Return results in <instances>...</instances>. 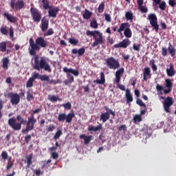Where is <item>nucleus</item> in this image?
<instances>
[{
    "label": "nucleus",
    "mask_w": 176,
    "mask_h": 176,
    "mask_svg": "<svg viewBox=\"0 0 176 176\" xmlns=\"http://www.w3.org/2000/svg\"><path fill=\"white\" fill-rule=\"evenodd\" d=\"M30 46V54L31 56H36V51L40 50L41 47H46L47 46V42L42 36H39L36 39V43L34 41V38H30L29 40Z\"/></svg>",
    "instance_id": "nucleus-1"
},
{
    "label": "nucleus",
    "mask_w": 176,
    "mask_h": 176,
    "mask_svg": "<svg viewBox=\"0 0 176 176\" xmlns=\"http://www.w3.org/2000/svg\"><path fill=\"white\" fill-rule=\"evenodd\" d=\"M27 120L23 118L22 115H17L16 119L11 118L8 120V125L14 131H20L21 130V124H26Z\"/></svg>",
    "instance_id": "nucleus-2"
},
{
    "label": "nucleus",
    "mask_w": 176,
    "mask_h": 176,
    "mask_svg": "<svg viewBox=\"0 0 176 176\" xmlns=\"http://www.w3.org/2000/svg\"><path fill=\"white\" fill-rule=\"evenodd\" d=\"M34 66L33 68L36 69V71H41V69H44L47 72H52V67L50 65L46 60V58L41 57L39 60V56L38 55L35 56L34 58Z\"/></svg>",
    "instance_id": "nucleus-3"
},
{
    "label": "nucleus",
    "mask_w": 176,
    "mask_h": 176,
    "mask_svg": "<svg viewBox=\"0 0 176 176\" xmlns=\"http://www.w3.org/2000/svg\"><path fill=\"white\" fill-rule=\"evenodd\" d=\"M86 35H87V36H94V39H95L94 42L91 44V47H96V46H98V45H102L104 43L102 33L100 32L98 30H87L86 32Z\"/></svg>",
    "instance_id": "nucleus-4"
},
{
    "label": "nucleus",
    "mask_w": 176,
    "mask_h": 176,
    "mask_svg": "<svg viewBox=\"0 0 176 176\" xmlns=\"http://www.w3.org/2000/svg\"><path fill=\"white\" fill-rule=\"evenodd\" d=\"M63 72L67 74V77L68 78V80H65V85H69V83H73L74 78V76H79V71L75 70L72 68H69L67 67H63ZM70 74H74V76L71 75Z\"/></svg>",
    "instance_id": "nucleus-5"
},
{
    "label": "nucleus",
    "mask_w": 176,
    "mask_h": 176,
    "mask_svg": "<svg viewBox=\"0 0 176 176\" xmlns=\"http://www.w3.org/2000/svg\"><path fill=\"white\" fill-rule=\"evenodd\" d=\"M107 68L109 69H118V68H120V63L118 59L111 56L106 59L105 63Z\"/></svg>",
    "instance_id": "nucleus-6"
},
{
    "label": "nucleus",
    "mask_w": 176,
    "mask_h": 176,
    "mask_svg": "<svg viewBox=\"0 0 176 176\" xmlns=\"http://www.w3.org/2000/svg\"><path fill=\"white\" fill-rule=\"evenodd\" d=\"M30 14L34 23H39L42 20V13L35 7H31Z\"/></svg>",
    "instance_id": "nucleus-7"
},
{
    "label": "nucleus",
    "mask_w": 176,
    "mask_h": 176,
    "mask_svg": "<svg viewBox=\"0 0 176 176\" xmlns=\"http://www.w3.org/2000/svg\"><path fill=\"white\" fill-rule=\"evenodd\" d=\"M10 8L15 10H21L25 8V2L23 0H10Z\"/></svg>",
    "instance_id": "nucleus-8"
},
{
    "label": "nucleus",
    "mask_w": 176,
    "mask_h": 176,
    "mask_svg": "<svg viewBox=\"0 0 176 176\" xmlns=\"http://www.w3.org/2000/svg\"><path fill=\"white\" fill-rule=\"evenodd\" d=\"M74 118H75V113H69L67 115L63 113L58 115V120L62 122L66 120V123H71Z\"/></svg>",
    "instance_id": "nucleus-9"
},
{
    "label": "nucleus",
    "mask_w": 176,
    "mask_h": 176,
    "mask_svg": "<svg viewBox=\"0 0 176 176\" xmlns=\"http://www.w3.org/2000/svg\"><path fill=\"white\" fill-rule=\"evenodd\" d=\"M151 27L155 30V32H159V24H157V16L155 14H150L148 16Z\"/></svg>",
    "instance_id": "nucleus-10"
},
{
    "label": "nucleus",
    "mask_w": 176,
    "mask_h": 176,
    "mask_svg": "<svg viewBox=\"0 0 176 176\" xmlns=\"http://www.w3.org/2000/svg\"><path fill=\"white\" fill-rule=\"evenodd\" d=\"M7 96L8 98H10L12 105H17L20 103V95H19V94L10 92Z\"/></svg>",
    "instance_id": "nucleus-11"
},
{
    "label": "nucleus",
    "mask_w": 176,
    "mask_h": 176,
    "mask_svg": "<svg viewBox=\"0 0 176 176\" xmlns=\"http://www.w3.org/2000/svg\"><path fill=\"white\" fill-rule=\"evenodd\" d=\"M174 104V99H173L172 97L168 96L165 98L164 101V109L165 112L167 113H170L171 112V109H170V107L173 105Z\"/></svg>",
    "instance_id": "nucleus-12"
},
{
    "label": "nucleus",
    "mask_w": 176,
    "mask_h": 176,
    "mask_svg": "<svg viewBox=\"0 0 176 176\" xmlns=\"http://www.w3.org/2000/svg\"><path fill=\"white\" fill-rule=\"evenodd\" d=\"M36 123V119H35L34 114H31V116L28 118V122L26 121L27 130H34V126H35Z\"/></svg>",
    "instance_id": "nucleus-13"
},
{
    "label": "nucleus",
    "mask_w": 176,
    "mask_h": 176,
    "mask_svg": "<svg viewBox=\"0 0 176 176\" xmlns=\"http://www.w3.org/2000/svg\"><path fill=\"white\" fill-rule=\"evenodd\" d=\"M173 79L167 78L165 80V85L164 87L165 89L164 90V94H169V93H171V91L173 90Z\"/></svg>",
    "instance_id": "nucleus-14"
},
{
    "label": "nucleus",
    "mask_w": 176,
    "mask_h": 176,
    "mask_svg": "<svg viewBox=\"0 0 176 176\" xmlns=\"http://www.w3.org/2000/svg\"><path fill=\"white\" fill-rule=\"evenodd\" d=\"M130 45H131V41H130L129 38H125L119 43L114 45V47H116V49H119L120 47L122 49H127Z\"/></svg>",
    "instance_id": "nucleus-15"
},
{
    "label": "nucleus",
    "mask_w": 176,
    "mask_h": 176,
    "mask_svg": "<svg viewBox=\"0 0 176 176\" xmlns=\"http://www.w3.org/2000/svg\"><path fill=\"white\" fill-rule=\"evenodd\" d=\"M153 6H156L159 5V8L160 10L164 11L166 10V8H167V4L166 3V1L162 0H153Z\"/></svg>",
    "instance_id": "nucleus-16"
},
{
    "label": "nucleus",
    "mask_w": 176,
    "mask_h": 176,
    "mask_svg": "<svg viewBox=\"0 0 176 176\" xmlns=\"http://www.w3.org/2000/svg\"><path fill=\"white\" fill-rule=\"evenodd\" d=\"M152 74L151 72V68L149 67H144L143 70V80L146 82L148 79H151Z\"/></svg>",
    "instance_id": "nucleus-17"
},
{
    "label": "nucleus",
    "mask_w": 176,
    "mask_h": 176,
    "mask_svg": "<svg viewBox=\"0 0 176 176\" xmlns=\"http://www.w3.org/2000/svg\"><path fill=\"white\" fill-rule=\"evenodd\" d=\"M49 28V19H47L46 16H44L41 19V30L43 32H45Z\"/></svg>",
    "instance_id": "nucleus-18"
},
{
    "label": "nucleus",
    "mask_w": 176,
    "mask_h": 176,
    "mask_svg": "<svg viewBox=\"0 0 176 176\" xmlns=\"http://www.w3.org/2000/svg\"><path fill=\"white\" fill-rule=\"evenodd\" d=\"M125 98L126 104H130V102H133V101H134L133 94H131V91L129 89H126Z\"/></svg>",
    "instance_id": "nucleus-19"
},
{
    "label": "nucleus",
    "mask_w": 176,
    "mask_h": 176,
    "mask_svg": "<svg viewBox=\"0 0 176 176\" xmlns=\"http://www.w3.org/2000/svg\"><path fill=\"white\" fill-rule=\"evenodd\" d=\"M124 74V68L121 67L116 72V82L120 83V78H122V75Z\"/></svg>",
    "instance_id": "nucleus-20"
},
{
    "label": "nucleus",
    "mask_w": 176,
    "mask_h": 176,
    "mask_svg": "<svg viewBox=\"0 0 176 176\" xmlns=\"http://www.w3.org/2000/svg\"><path fill=\"white\" fill-rule=\"evenodd\" d=\"M137 3L138 9L142 12V13H148V8L143 6L144 0H137Z\"/></svg>",
    "instance_id": "nucleus-21"
},
{
    "label": "nucleus",
    "mask_w": 176,
    "mask_h": 176,
    "mask_svg": "<svg viewBox=\"0 0 176 176\" xmlns=\"http://www.w3.org/2000/svg\"><path fill=\"white\" fill-rule=\"evenodd\" d=\"M168 68H166V75L167 76L171 77L175 75V70L174 69V65L170 63Z\"/></svg>",
    "instance_id": "nucleus-22"
},
{
    "label": "nucleus",
    "mask_w": 176,
    "mask_h": 176,
    "mask_svg": "<svg viewBox=\"0 0 176 176\" xmlns=\"http://www.w3.org/2000/svg\"><path fill=\"white\" fill-rule=\"evenodd\" d=\"M85 52H86V49H85V47H81L78 50L76 49H73L72 50V54H78V57L83 56Z\"/></svg>",
    "instance_id": "nucleus-23"
},
{
    "label": "nucleus",
    "mask_w": 176,
    "mask_h": 176,
    "mask_svg": "<svg viewBox=\"0 0 176 176\" xmlns=\"http://www.w3.org/2000/svg\"><path fill=\"white\" fill-rule=\"evenodd\" d=\"M58 12H60V8L56 7L52 10H50L48 11V14L50 17H53L54 19H56V17H57V13H58Z\"/></svg>",
    "instance_id": "nucleus-24"
},
{
    "label": "nucleus",
    "mask_w": 176,
    "mask_h": 176,
    "mask_svg": "<svg viewBox=\"0 0 176 176\" xmlns=\"http://www.w3.org/2000/svg\"><path fill=\"white\" fill-rule=\"evenodd\" d=\"M94 83L96 85H104L105 84V74L104 72H100V79H96L94 80Z\"/></svg>",
    "instance_id": "nucleus-25"
},
{
    "label": "nucleus",
    "mask_w": 176,
    "mask_h": 176,
    "mask_svg": "<svg viewBox=\"0 0 176 176\" xmlns=\"http://www.w3.org/2000/svg\"><path fill=\"white\" fill-rule=\"evenodd\" d=\"M130 28V23L129 22L122 23L120 24V28L118 29V32H123Z\"/></svg>",
    "instance_id": "nucleus-26"
},
{
    "label": "nucleus",
    "mask_w": 176,
    "mask_h": 176,
    "mask_svg": "<svg viewBox=\"0 0 176 176\" xmlns=\"http://www.w3.org/2000/svg\"><path fill=\"white\" fill-rule=\"evenodd\" d=\"M168 52L170 54L171 57H175L176 54V49L173 46L171 43H168Z\"/></svg>",
    "instance_id": "nucleus-27"
},
{
    "label": "nucleus",
    "mask_w": 176,
    "mask_h": 176,
    "mask_svg": "<svg viewBox=\"0 0 176 176\" xmlns=\"http://www.w3.org/2000/svg\"><path fill=\"white\" fill-rule=\"evenodd\" d=\"M3 16L6 17L7 20L10 21V23H14L15 21H16V16H14L8 12H4Z\"/></svg>",
    "instance_id": "nucleus-28"
},
{
    "label": "nucleus",
    "mask_w": 176,
    "mask_h": 176,
    "mask_svg": "<svg viewBox=\"0 0 176 176\" xmlns=\"http://www.w3.org/2000/svg\"><path fill=\"white\" fill-rule=\"evenodd\" d=\"M80 140H84L85 145H87V144H90V141H91V138H93L92 135H88L87 136L85 134H82L80 135Z\"/></svg>",
    "instance_id": "nucleus-29"
},
{
    "label": "nucleus",
    "mask_w": 176,
    "mask_h": 176,
    "mask_svg": "<svg viewBox=\"0 0 176 176\" xmlns=\"http://www.w3.org/2000/svg\"><path fill=\"white\" fill-rule=\"evenodd\" d=\"M125 19L127 21H133L134 20V14H133L132 11H128L125 13Z\"/></svg>",
    "instance_id": "nucleus-30"
},
{
    "label": "nucleus",
    "mask_w": 176,
    "mask_h": 176,
    "mask_svg": "<svg viewBox=\"0 0 176 176\" xmlns=\"http://www.w3.org/2000/svg\"><path fill=\"white\" fill-rule=\"evenodd\" d=\"M109 118H111V116H109V113L105 112L101 114L100 120H102L103 123H105V122L109 120Z\"/></svg>",
    "instance_id": "nucleus-31"
},
{
    "label": "nucleus",
    "mask_w": 176,
    "mask_h": 176,
    "mask_svg": "<svg viewBox=\"0 0 176 176\" xmlns=\"http://www.w3.org/2000/svg\"><path fill=\"white\" fill-rule=\"evenodd\" d=\"M34 157V154L31 153L29 155L26 156L27 160V168H30L31 167V164H32V159Z\"/></svg>",
    "instance_id": "nucleus-32"
},
{
    "label": "nucleus",
    "mask_w": 176,
    "mask_h": 176,
    "mask_svg": "<svg viewBox=\"0 0 176 176\" xmlns=\"http://www.w3.org/2000/svg\"><path fill=\"white\" fill-rule=\"evenodd\" d=\"M102 130V124H100L98 126H89L88 127V131H100Z\"/></svg>",
    "instance_id": "nucleus-33"
},
{
    "label": "nucleus",
    "mask_w": 176,
    "mask_h": 176,
    "mask_svg": "<svg viewBox=\"0 0 176 176\" xmlns=\"http://www.w3.org/2000/svg\"><path fill=\"white\" fill-rule=\"evenodd\" d=\"M2 63H3V68L4 69H8L9 68V63H10V60H9V57H5L3 58L2 60Z\"/></svg>",
    "instance_id": "nucleus-34"
},
{
    "label": "nucleus",
    "mask_w": 176,
    "mask_h": 176,
    "mask_svg": "<svg viewBox=\"0 0 176 176\" xmlns=\"http://www.w3.org/2000/svg\"><path fill=\"white\" fill-rule=\"evenodd\" d=\"M43 3V8L45 10H47V9H52V6H50V2L49 0H41Z\"/></svg>",
    "instance_id": "nucleus-35"
},
{
    "label": "nucleus",
    "mask_w": 176,
    "mask_h": 176,
    "mask_svg": "<svg viewBox=\"0 0 176 176\" xmlns=\"http://www.w3.org/2000/svg\"><path fill=\"white\" fill-rule=\"evenodd\" d=\"M155 63H156L155 59H151L149 62V65L150 67H151V69L153 71V72H156V71H157V66Z\"/></svg>",
    "instance_id": "nucleus-36"
},
{
    "label": "nucleus",
    "mask_w": 176,
    "mask_h": 176,
    "mask_svg": "<svg viewBox=\"0 0 176 176\" xmlns=\"http://www.w3.org/2000/svg\"><path fill=\"white\" fill-rule=\"evenodd\" d=\"M124 35L126 38H131L133 35V32H131V29L130 28H128L125 31H124Z\"/></svg>",
    "instance_id": "nucleus-37"
},
{
    "label": "nucleus",
    "mask_w": 176,
    "mask_h": 176,
    "mask_svg": "<svg viewBox=\"0 0 176 176\" xmlns=\"http://www.w3.org/2000/svg\"><path fill=\"white\" fill-rule=\"evenodd\" d=\"M48 100L51 101V102H56V101H61V99L58 98V96H56L54 95H49Z\"/></svg>",
    "instance_id": "nucleus-38"
},
{
    "label": "nucleus",
    "mask_w": 176,
    "mask_h": 176,
    "mask_svg": "<svg viewBox=\"0 0 176 176\" xmlns=\"http://www.w3.org/2000/svg\"><path fill=\"white\" fill-rule=\"evenodd\" d=\"M93 13L87 10H85V13L82 15L83 19H85L86 20H89L90 17H91Z\"/></svg>",
    "instance_id": "nucleus-39"
},
{
    "label": "nucleus",
    "mask_w": 176,
    "mask_h": 176,
    "mask_svg": "<svg viewBox=\"0 0 176 176\" xmlns=\"http://www.w3.org/2000/svg\"><path fill=\"white\" fill-rule=\"evenodd\" d=\"M0 32H1V34L3 35H8V34H9V30H8V26H6V25L1 26L0 28Z\"/></svg>",
    "instance_id": "nucleus-40"
},
{
    "label": "nucleus",
    "mask_w": 176,
    "mask_h": 176,
    "mask_svg": "<svg viewBox=\"0 0 176 176\" xmlns=\"http://www.w3.org/2000/svg\"><path fill=\"white\" fill-rule=\"evenodd\" d=\"M40 80H41V82H50V78H49V76L46 75V74H43L40 76Z\"/></svg>",
    "instance_id": "nucleus-41"
},
{
    "label": "nucleus",
    "mask_w": 176,
    "mask_h": 176,
    "mask_svg": "<svg viewBox=\"0 0 176 176\" xmlns=\"http://www.w3.org/2000/svg\"><path fill=\"white\" fill-rule=\"evenodd\" d=\"M7 44L6 41H3L0 43V52L4 53L6 52Z\"/></svg>",
    "instance_id": "nucleus-42"
},
{
    "label": "nucleus",
    "mask_w": 176,
    "mask_h": 176,
    "mask_svg": "<svg viewBox=\"0 0 176 176\" xmlns=\"http://www.w3.org/2000/svg\"><path fill=\"white\" fill-rule=\"evenodd\" d=\"M34 82H35L31 77L26 82V87L28 89L34 86Z\"/></svg>",
    "instance_id": "nucleus-43"
},
{
    "label": "nucleus",
    "mask_w": 176,
    "mask_h": 176,
    "mask_svg": "<svg viewBox=\"0 0 176 176\" xmlns=\"http://www.w3.org/2000/svg\"><path fill=\"white\" fill-rule=\"evenodd\" d=\"M143 135H144L145 138H149L152 135V133L151 132V129H147L144 131Z\"/></svg>",
    "instance_id": "nucleus-44"
},
{
    "label": "nucleus",
    "mask_w": 176,
    "mask_h": 176,
    "mask_svg": "<svg viewBox=\"0 0 176 176\" xmlns=\"http://www.w3.org/2000/svg\"><path fill=\"white\" fill-rule=\"evenodd\" d=\"M69 42L71 43V45H74V46H76V45L79 43V40L75 38H70L69 39Z\"/></svg>",
    "instance_id": "nucleus-45"
},
{
    "label": "nucleus",
    "mask_w": 176,
    "mask_h": 176,
    "mask_svg": "<svg viewBox=\"0 0 176 176\" xmlns=\"http://www.w3.org/2000/svg\"><path fill=\"white\" fill-rule=\"evenodd\" d=\"M61 135H63V131H61V129H59L56 131V133L54 135V140H58V138H60Z\"/></svg>",
    "instance_id": "nucleus-46"
},
{
    "label": "nucleus",
    "mask_w": 176,
    "mask_h": 176,
    "mask_svg": "<svg viewBox=\"0 0 176 176\" xmlns=\"http://www.w3.org/2000/svg\"><path fill=\"white\" fill-rule=\"evenodd\" d=\"M30 78L35 81L36 79H41V74L38 72H33Z\"/></svg>",
    "instance_id": "nucleus-47"
},
{
    "label": "nucleus",
    "mask_w": 176,
    "mask_h": 176,
    "mask_svg": "<svg viewBox=\"0 0 176 176\" xmlns=\"http://www.w3.org/2000/svg\"><path fill=\"white\" fill-rule=\"evenodd\" d=\"M90 27L91 28H98V23H97V21L96 19H92L90 23Z\"/></svg>",
    "instance_id": "nucleus-48"
},
{
    "label": "nucleus",
    "mask_w": 176,
    "mask_h": 176,
    "mask_svg": "<svg viewBox=\"0 0 176 176\" xmlns=\"http://www.w3.org/2000/svg\"><path fill=\"white\" fill-rule=\"evenodd\" d=\"M104 8L105 5L104 4V2L101 3L98 8V13H102V12H104Z\"/></svg>",
    "instance_id": "nucleus-49"
},
{
    "label": "nucleus",
    "mask_w": 176,
    "mask_h": 176,
    "mask_svg": "<svg viewBox=\"0 0 176 176\" xmlns=\"http://www.w3.org/2000/svg\"><path fill=\"white\" fill-rule=\"evenodd\" d=\"M136 104H138V105H140V107H144V108H146V104H145V103H144V102H142V100H141L140 98L137 99Z\"/></svg>",
    "instance_id": "nucleus-50"
},
{
    "label": "nucleus",
    "mask_w": 176,
    "mask_h": 176,
    "mask_svg": "<svg viewBox=\"0 0 176 176\" xmlns=\"http://www.w3.org/2000/svg\"><path fill=\"white\" fill-rule=\"evenodd\" d=\"M134 122H142V116L141 115H135L133 117Z\"/></svg>",
    "instance_id": "nucleus-51"
},
{
    "label": "nucleus",
    "mask_w": 176,
    "mask_h": 176,
    "mask_svg": "<svg viewBox=\"0 0 176 176\" xmlns=\"http://www.w3.org/2000/svg\"><path fill=\"white\" fill-rule=\"evenodd\" d=\"M54 34V31L53 28L48 29L47 32L44 34V36H49L50 35H53Z\"/></svg>",
    "instance_id": "nucleus-52"
},
{
    "label": "nucleus",
    "mask_w": 176,
    "mask_h": 176,
    "mask_svg": "<svg viewBox=\"0 0 176 176\" xmlns=\"http://www.w3.org/2000/svg\"><path fill=\"white\" fill-rule=\"evenodd\" d=\"M26 98L28 101H32V100H34V95H32L30 91H28Z\"/></svg>",
    "instance_id": "nucleus-53"
},
{
    "label": "nucleus",
    "mask_w": 176,
    "mask_h": 176,
    "mask_svg": "<svg viewBox=\"0 0 176 176\" xmlns=\"http://www.w3.org/2000/svg\"><path fill=\"white\" fill-rule=\"evenodd\" d=\"M118 130L119 131L126 133V131H127V126H126V124H122L118 128Z\"/></svg>",
    "instance_id": "nucleus-54"
},
{
    "label": "nucleus",
    "mask_w": 176,
    "mask_h": 176,
    "mask_svg": "<svg viewBox=\"0 0 176 176\" xmlns=\"http://www.w3.org/2000/svg\"><path fill=\"white\" fill-rule=\"evenodd\" d=\"M9 32H10V38H12L13 39L14 36V30H13V27H10L9 29Z\"/></svg>",
    "instance_id": "nucleus-55"
},
{
    "label": "nucleus",
    "mask_w": 176,
    "mask_h": 176,
    "mask_svg": "<svg viewBox=\"0 0 176 176\" xmlns=\"http://www.w3.org/2000/svg\"><path fill=\"white\" fill-rule=\"evenodd\" d=\"M1 157L3 159V160H7L8 157V152L6 151H2L1 152Z\"/></svg>",
    "instance_id": "nucleus-56"
},
{
    "label": "nucleus",
    "mask_w": 176,
    "mask_h": 176,
    "mask_svg": "<svg viewBox=\"0 0 176 176\" xmlns=\"http://www.w3.org/2000/svg\"><path fill=\"white\" fill-rule=\"evenodd\" d=\"M63 107L65 108V109H71V108H72L71 102H67L66 104H63Z\"/></svg>",
    "instance_id": "nucleus-57"
},
{
    "label": "nucleus",
    "mask_w": 176,
    "mask_h": 176,
    "mask_svg": "<svg viewBox=\"0 0 176 176\" xmlns=\"http://www.w3.org/2000/svg\"><path fill=\"white\" fill-rule=\"evenodd\" d=\"M117 87L120 89V90H122V91H126V86H124V85L117 83Z\"/></svg>",
    "instance_id": "nucleus-58"
},
{
    "label": "nucleus",
    "mask_w": 176,
    "mask_h": 176,
    "mask_svg": "<svg viewBox=\"0 0 176 176\" xmlns=\"http://www.w3.org/2000/svg\"><path fill=\"white\" fill-rule=\"evenodd\" d=\"M156 89L157 90V91H164V90H166V87H163L162 85H157L156 87Z\"/></svg>",
    "instance_id": "nucleus-59"
},
{
    "label": "nucleus",
    "mask_w": 176,
    "mask_h": 176,
    "mask_svg": "<svg viewBox=\"0 0 176 176\" xmlns=\"http://www.w3.org/2000/svg\"><path fill=\"white\" fill-rule=\"evenodd\" d=\"M104 19L108 23H111V15L109 14H104Z\"/></svg>",
    "instance_id": "nucleus-60"
},
{
    "label": "nucleus",
    "mask_w": 176,
    "mask_h": 176,
    "mask_svg": "<svg viewBox=\"0 0 176 176\" xmlns=\"http://www.w3.org/2000/svg\"><path fill=\"white\" fill-rule=\"evenodd\" d=\"M168 5L170 6L171 8H174L176 6V0H168Z\"/></svg>",
    "instance_id": "nucleus-61"
},
{
    "label": "nucleus",
    "mask_w": 176,
    "mask_h": 176,
    "mask_svg": "<svg viewBox=\"0 0 176 176\" xmlns=\"http://www.w3.org/2000/svg\"><path fill=\"white\" fill-rule=\"evenodd\" d=\"M55 129H56V126H54V124H50L47 128V131L52 132V131H54Z\"/></svg>",
    "instance_id": "nucleus-62"
},
{
    "label": "nucleus",
    "mask_w": 176,
    "mask_h": 176,
    "mask_svg": "<svg viewBox=\"0 0 176 176\" xmlns=\"http://www.w3.org/2000/svg\"><path fill=\"white\" fill-rule=\"evenodd\" d=\"M140 44H138L136 45L135 43H134L133 45V50H135L136 52H140Z\"/></svg>",
    "instance_id": "nucleus-63"
},
{
    "label": "nucleus",
    "mask_w": 176,
    "mask_h": 176,
    "mask_svg": "<svg viewBox=\"0 0 176 176\" xmlns=\"http://www.w3.org/2000/svg\"><path fill=\"white\" fill-rule=\"evenodd\" d=\"M31 138H32L31 135H27L25 137V142H26V144H28V142H30V140H31Z\"/></svg>",
    "instance_id": "nucleus-64"
}]
</instances>
